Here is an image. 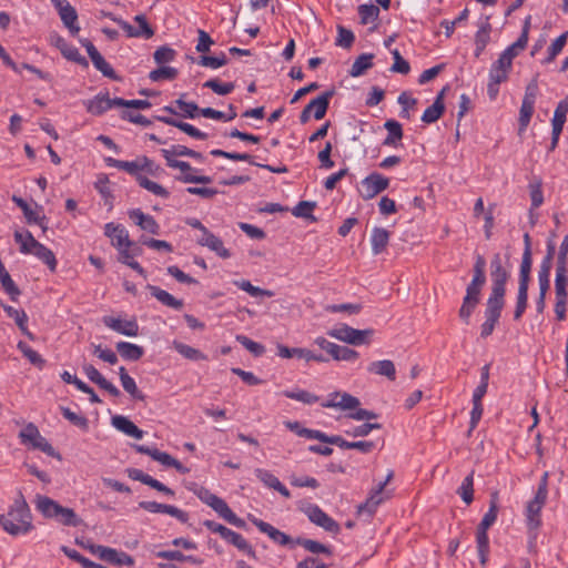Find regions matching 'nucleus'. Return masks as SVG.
Listing matches in <instances>:
<instances>
[{"instance_id": "f257e3e1", "label": "nucleus", "mask_w": 568, "mask_h": 568, "mask_svg": "<svg viewBox=\"0 0 568 568\" xmlns=\"http://www.w3.org/2000/svg\"><path fill=\"white\" fill-rule=\"evenodd\" d=\"M0 525L10 535L28 532L32 528V524L27 503L17 500L6 515L0 516Z\"/></svg>"}, {"instance_id": "f03ea898", "label": "nucleus", "mask_w": 568, "mask_h": 568, "mask_svg": "<svg viewBox=\"0 0 568 568\" xmlns=\"http://www.w3.org/2000/svg\"><path fill=\"white\" fill-rule=\"evenodd\" d=\"M374 334L373 328L356 329L346 324H341L327 332L328 336L355 346L369 344Z\"/></svg>"}, {"instance_id": "7ed1b4c3", "label": "nucleus", "mask_w": 568, "mask_h": 568, "mask_svg": "<svg viewBox=\"0 0 568 568\" xmlns=\"http://www.w3.org/2000/svg\"><path fill=\"white\" fill-rule=\"evenodd\" d=\"M19 439L22 445L32 449H39L51 457L61 458L53 446L40 434L38 427L33 423H28L19 433Z\"/></svg>"}, {"instance_id": "20e7f679", "label": "nucleus", "mask_w": 568, "mask_h": 568, "mask_svg": "<svg viewBox=\"0 0 568 568\" xmlns=\"http://www.w3.org/2000/svg\"><path fill=\"white\" fill-rule=\"evenodd\" d=\"M105 17L115 22L129 38L151 39L154 36V29L150 26L144 14H136L133 18L134 22L138 23V28H134L128 21L111 12L105 13Z\"/></svg>"}, {"instance_id": "39448f33", "label": "nucleus", "mask_w": 568, "mask_h": 568, "mask_svg": "<svg viewBox=\"0 0 568 568\" xmlns=\"http://www.w3.org/2000/svg\"><path fill=\"white\" fill-rule=\"evenodd\" d=\"M314 343L327 354H329L335 361L352 362L358 358L359 354L347 346H341L335 343L327 341L325 337H316Z\"/></svg>"}, {"instance_id": "423d86ee", "label": "nucleus", "mask_w": 568, "mask_h": 568, "mask_svg": "<svg viewBox=\"0 0 568 568\" xmlns=\"http://www.w3.org/2000/svg\"><path fill=\"white\" fill-rule=\"evenodd\" d=\"M304 513L313 524L323 528L325 531L334 535L341 531L338 523L324 513L317 505H308L304 509Z\"/></svg>"}, {"instance_id": "0eeeda50", "label": "nucleus", "mask_w": 568, "mask_h": 568, "mask_svg": "<svg viewBox=\"0 0 568 568\" xmlns=\"http://www.w3.org/2000/svg\"><path fill=\"white\" fill-rule=\"evenodd\" d=\"M484 285L474 284L470 282L466 287V295L459 308V317L466 323H469L470 315L480 301V293Z\"/></svg>"}, {"instance_id": "6e6552de", "label": "nucleus", "mask_w": 568, "mask_h": 568, "mask_svg": "<svg viewBox=\"0 0 568 568\" xmlns=\"http://www.w3.org/2000/svg\"><path fill=\"white\" fill-rule=\"evenodd\" d=\"M547 498L537 496L529 500L525 508L526 525L529 531H536L541 526V510Z\"/></svg>"}, {"instance_id": "1a4fd4ad", "label": "nucleus", "mask_w": 568, "mask_h": 568, "mask_svg": "<svg viewBox=\"0 0 568 568\" xmlns=\"http://www.w3.org/2000/svg\"><path fill=\"white\" fill-rule=\"evenodd\" d=\"M388 179L379 173L366 176L359 185V193L364 199H372L388 186Z\"/></svg>"}, {"instance_id": "9d476101", "label": "nucleus", "mask_w": 568, "mask_h": 568, "mask_svg": "<svg viewBox=\"0 0 568 568\" xmlns=\"http://www.w3.org/2000/svg\"><path fill=\"white\" fill-rule=\"evenodd\" d=\"M509 276L506 268L490 272L491 292L487 301L505 304L506 283Z\"/></svg>"}, {"instance_id": "9b49d317", "label": "nucleus", "mask_w": 568, "mask_h": 568, "mask_svg": "<svg viewBox=\"0 0 568 568\" xmlns=\"http://www.w3.org/2000/svg\"><path fill=\"white\" fill-rule=\"evenodd\" d=\"M361 402L357 397L342 392L329 394L326 402L322 403L325 408H338L341 410H352L358 408Z\"/></svg>"}, {"instance_id": "f8f14e48", "label": "nucleus", "mask_w": 568, "mask_h": 568, "mask_svg": "<svg viewBox=\"0 0 568 568\" xmlns=\"http://www.w3.org/2000/svg\"><path fill=\"white\" fill-rule=\"evenodd\" d=\"M277 355L282 358L297 357L301 359H305L306 362L314 361V362L325 363L328 361L324 355L315 354L307 348H302V347L291 348L283 344L277 345Z\"/></svg>"}, {"instance_id": "ddd939ff", "label": "nucleus", "mask_w": 568, "mask_h": 568, "mask_svg": "<svg viewBox=\"0 0 568 568\" xmlns=\"http://www.w3.org/2000/svg\"><path fill=\"white\" fill-rule=\"evenodd\" d=\"M505 304L487 301L485 317L486 321L481 325L480 336L486 338L490 336L499 321Z\"/></svg>"}, {"instance_id": "4468645a", "label": "nucleus", "mask_w": 568, "mask_h": 568, "mask_svg": "<svg viewBox=\"0 0 568 568\" xmlns=\"http://www.w3.org/2000/svg\"><path fill=\"white\" fill-rule=\"evenodd\" d=\"M105 163L110 168H115L118 170H122L130 175L134 176L136 182L139 183V178H144L143 174V163L142 156L135 159L134 161H123L113 158H106Z\"/></svg>"}, {"instance_id": "2eb2a0df", "label": "nucleus", "mask_w": 568, "mask_h": 568, "mask_svg": "<svg viewBox=\"0 0 568 568\" xmlns=\"http://www.w3.org/2000/svg\"><path fill=\"white\" fill-rule=\"evenodd\" d=\"M251 523L258 528V530L263 534H266L274 542L286 546L293 542L292 538L285 532L278 530L273 527L271 524L265 523L254 516H248Z\"/></svg>"}, {"instance_id": "dca6fc26", "label": "nucleus", "mask_w": 568, "mask_h": 568, "mask_svg": "<svg viewBox=\"0 0 568 568\" xmlns=\"http://www.w3.org/2000/svg\"><path fill=\"white\" fill-rule=\"evenodd\" d=\"M103 324L119 334L134 337L139 334V325L135 320L122 321L113 316H104Z\"/></svg>"}, {"instance_id": "f3484780", "label": "nucleus", "mask_w": 568, "mask_h": 568, "mask_svg": "<svg viewBox=\"0 0 568 568\" xmlns=\"http://www.w3.org/2000/svg\"><path fill=\"white\" fill-rule=\"evenodd\" d=\"M104 234L110 237L112 245L120 252L123 248H129L132 244L128 231L122 225L108 223L104 226Z\"/></svg>"}, {"instance_id": "a211bd4d", "label": "nucleus", "mask_w": 568, "mask_h": 568, "mask_svg": "<svg viewBox=\"0 0 568 568\" xmlns=\"http://www.w3.org/2000/svg\"><path fill=\"white\" fill-rule=\"evenodd\" d=\"M316 203L311 201H301L293 209L283 206L278 203H267L260 207L258 213H311L315 210Z\"/></svg>"}, {"instance_id": "6ab92c4d", "label": "nucleus", "mask_w": 568, "mask_h": 568, "mask_svg": "<svg viewBox=\"0 0 568 568\" xmlns=\"http://www.w3.org/2000/svg\"><path fill=\"white\" fill-rule=\"evenodd\" d=\"M387 498H389V495L385 493V483H379L371 491L366 501L358 506V511H366L368 515H373L376 508Z\"/></svg>"}, {"instance_id": "aec40b11", "label": "nucleus", "mask_w": 568, "mask_h": 568, "mask_svg": "<svg viewBox=\"0 0 568 568\" xmlns=\"http://www.w3.org/2000/svg\"><path fill=\"white\" fill-rule=\"evenodd\" d=\"M213 510H215L221 518H223L229 524L237 527V528H245L246 523L244 519L236 516L233 510L229 507V505L220 498L219 496L213 500L212 505L210 506Z\"/></svg>"}, {"instance_id": "412c9836", "label": "nucleus", "mask_w": 568, "mask_h": 568, "mask_svg": "<svg viewBox=\"0 0 568 568\" xmlns=\"http://www.w3.org/2000/svg\"><path fill=\"white\" fill-rule=\"evenodd\" d=\"M196 242L201 246H205L212 252H214L221 258H229L231 256L230 251L224 247L222 240L215 236L210 231L204 232V234H200L196 237Z\"/></svg>"}, {"instance_id": "4be33fe9", "label": "nucleus", "mask_w": 568, "mask_h": 568, "mask_svg": "<svg viewBox=\"0 0 568 568\" xmlns=\"http://www.w3.org/2000/svg\"><path fill=\"white\" fill-rule=\"evenodd\" d=\"M113 101L114 99H110L108 93H99L93 99L85 101L84 104L89 113L101 115L113 106H116Z\"/></svg>"}, {"instance_id": "5701e85b", "label": "nucleus", "mask_w": 568, "mask_h": 568, "mask_svg": "<svg viewBox=\"0 0 568 568\" xmlns=\"http://www.w3.org/2000/svg\"><path fill=\"white\" fill-rule=\"evenodd\" d=\"M30 243L31 250L28 254L37 256L45 265H48L51 272H54L57 268V260L53 252L43 244H41L40 242H38L36 239H31Z\"/></svg>"}, {"instance_id": "b1692460", "label": "nucleus", "mask_w": 568, "mask_h": 568, "mask_svg": "<svg viewBox=\"0 0 568 568\" xmlns=\"http://www.w3.org/2000/svg\"><path fill=\"white\" fill-rule=\"evenodd\" d=\"M101 560L106 561L111 565L115 566H133L134 559L132 556L128 555L124 551H118L114 548L106 547V549H101Z\"/></svg>"}, {"instance_id": "393cba45", "label": "nucleus", "mask_w": 568, "mask_h": 568, "mask_svg": "<svg viewBox=\"0 0 568 568\" xmlns=\"http://www.w3.org/2000/svg\"><path fill=\"white\" fill-rule=\"evenodd\" d=\"M111 424L118 430L124 433L128 436H131L136 439H141L143 437V430H141L133 422H131L125 416H122V415L113 416L111 419Z\"/></svg>"}, {"instance_id": "a878e982", "label": "nucleus", "mask_w": 568, "mask_h": 568, "mask_svg": "<svg viewBox=\"0 0 568 568\" xmlns=\"http://www.w3.org/2000/svg\"><path fill=\"white\" fill-rule=\"evenodd\" d=\"M146 288L149 290L153 297H155L160 303L168 307L179 311L184 305L182 300L175 298L172 294L160 288L159 286L149 284Z\"/></svg>"}, {"instance_id": "bb28decb", "label": "nucleus", "mask_w": 568, "mask_h": 568, "mask_svg": "<svg viewBox=\"0 0 568 568\" xmlns=\"http://www.w3.org/2000/svg\"><path fill=\"white\" fill-rule=\"evenodd\" d=\"M367 372L375 375L384 376L389 381H395L396 378L395 364L389 359L372 362L367 366Z\"/></svg>"}, {"instance_id": "cd10ccee", "label": "nucleus", "mask_w": 568, "mask_h": 568, "mask_svg": "<svg viewBox=\"0 0 568 568\" xmlns=\"http://www.w3.org/2000/svg\"><path fill=\"white\" fill-rule=\"evenodd\" d=\"M59 16L63 22V24L69 29L72 36H77L80 31V27L77 24L78 13L75 9L69 3L61 7L59 10Z\"/></svg>"}, {"instance_id": "c85d7f7f", "label": "nucleus", "mask_w": 568, "mask_h": 568, "mask_svg": "<svg viewBox=\"0 0 568 568\" xmlns=\"http://www.w3.org/2000/svg\"><path fill=\"white\" fill-rule=\"evenodd\" d=\"M332 97L333 91H326L317 98L311 100V102L307 104L308 109L314 112V118L316 120H321L325 116Z\"/></svg>"}, {"instance_id": "c756f323", "label": "nucleus", "mask_w": 568, "mask_h": 568, "mask_svg": "<svg viewBox=\"0 0 568 568\" xmlns=\"http://www.w3.org/2000/svg\"><path fill=\"white\" fill-rule=\"evenodd\" d=\"M3 311L7 315L14 320L20 331L30 339H33V334L28 329L27 322L28 315L23 310H17L10 305L2 304Z\"/></svg>"}, {"instance_id": "7c9ffc66", "label": "nucleus", "mask_w": 568, "mask_h": 568, "mask_svg": "<svg viewBox=\"0 0 568 568\" xmlns=\"http://www.w3.org/2000/svg\"><path fill=\"white\" fill-rule=\"evenodd\" d=\"M513 67L500 59H497L489 69L488 80L503 83L508 80Z\"/></svg>"}, {"instance_id": "2f4dec72", "label": "nucleus", "mask_w": 568, "mask_h": 568, "mask_svg": "<svg viewBox=\"0 0 568 568\" xmlns=\"http://www.w3.org/2000/svg\"><path fill=\"white\" fill-rule=\"evenodd\" d=\"M61 505L49 497L38 496L37 498V508L47 518H53L57 520L59 511H61Z\"/></svg>"}, {"instance_id": "473e14b6", "label": "nucleus", "mask_w": 568, "mask_h": 568, "mask_svg": "<svg viewBox=\"0 0 568 568\" xmlns=\"http://www.w3.org/2000/svg\"><path fill=\"white\" fill-rule=\"evenodd\" d=\"M115 348L118 353L128 361H139L144 355L142 346L129 342H119Z\"/></svg>"}, {"instance_id": "72a5a7b5", "label": "nucleus", "mask_w": 568, "mask_h": 568, "mask_svg": "<svg viewBox=\"0 0 568 568\" xmlns=\"http://www.w3.org/2000/svg\"><path fill=\"white\" fill-rule=\"evenodd\" d=\"M119 376L122 384L123 389L129 393L132 398L138 400H144L145 396L142 392L139 390L135 381L126 373V369L121 366L119 368Z\"/></svg>"}, {"instance_id": "f704fd0d", "label": "nucleus", "mask_w": 568, "mask_h": 568, "mask_svg": "<svg viewBox=\"0 0 568 568\" xmlns=\"http://www.w3.org/2000/svg\"><path fill=\"white\" fill-rule=\"evenodd\" d=\"M389 232L383 227H374L372 231L371 243L375 255L381 254L387 246Z\"/></svg>"}, {"instance_id": "c9c22d12", "label": "nucleus", "mask_w": 568, "mask_h": 568, "mask_svg": "<svg viewBox=\"0 0 568 568\" xmlns=\"http://www.w3.org/2000/svg\"><path fill=\"white\" fill-rule=\"evenodd\" d=\"M384 126L388 131V135L383 141V145L397 146L403 139L402 124L395 120H387Z\"/></svg>"}, {"instance_id": "e433bc0d", "label": "nucleus", "mask_w": 568, "mask_h": 568, "mask_svg": "<svg viewBox=\"0 0 568 568\" xmlns=\"http://www.w3.org/2000/svg\"><path fill=\"white\" fill-rule=\"evenodd\" d=\"M527 45L526 36L519 37L513 44L507 47L500 54L499 58L507 64L513 67L514 59L523 51Z\"/></svg>"}, {"instance_id": "4c0bfd02", "label": "nucleus", "mask_w": 568, "mask_h": 568, "mask_svg": "<svg viewBox=\"0 0 568 568\" xmlns=\"http://www.w3.org/2000/svg\"><path fill=\"white\" fill-rule=\"evenodd\" d=\"M173 345V348L180 354L182 355L183 357L190 359V361H206L207 359V356L202 353L200 349L197 348H194L187 344H184L182 342H179V341H174L172 343Z\"/></svg>"}, {"instance_id": "58836bf2", "label": "nucleus", "mask_w": 568, "mask_h": 568, "mask_svg": "<svg viewBox=\"0 0 568 568\" xmlns=\"http://www.w3.org/2000/svg\"><path fill=\"white\" fill-rule=\"evenodd\" d=\"M487 528H483L480 526L477 527L476 531V542H477V550L480 558V564L483 566L486 565L488 559V552H489V540L487 535Z\"/></svg>"}, {"instance_id": "ea45409f", "label": "nucleus", "mask_w": 568, "mask_h": 568, "mask_svg": "<svg viewBox=\"0 0 568 568\" xmlns=\"http://www.w3.org/2000/svg\"><path fill=\"white\" fill-rule=\"evenodd\" d=\"M373 53H363L354 61L349 74L354 78L364 74L368 69L373 67Z\"/></svg>"}, {"instance_id": "a19ab883", "label": "nucleus", "mask_w": 568, "mask_h": 568, "mask_svg": "<svg viewBox=\"0 0 568 568\" xmlns=\"http://www.w3.org/2000/svg\"><path fill=\"white\" fill-rule=\"evenodd\" d=\"M568 113V100H562L558 103L552 118V131L556 134H561L564 124Z\"/></svg>"}, {"instance_id": "79ce46f5", "label": "nucleus", "mask_w": 568, "mask_h": 568, "mask_svg": "<svg viewBox=\"0 0 568 568\" xmlns=\"http://www.w3.org/2000/svg\"><path fill=\"white\" fill-rule=\"evenodd\" d=\"M294 544L302 546L305 550L312 554H325L327 556L332 555V549L329 547L313 539L298 537L294 540Z\"/></svg>"}, {"instance_id": "37998d69", "label": "nucleus", "mask_w": 568, "mask_h": 568, "mask_svg": "<svg viewBox=\"0 0 568 568\" xmlns=\"http://www.w3.org/2000/svg\"><path fill=\"white\" fill-rule=\"evenodd\" d=\"M529 284H518L517 302L514 320L519 321L527 308Z\"/></svg>"}, {"instance_id": "c03bdc74", "label": "nucleus", "mask_w": 568, "mask_h": 568, "mask_svg": "<svg viewBox=\"0 0 568 568\" xmlns=\"http://www.w3.org/2000/svg\"><path fill=\"white\" fill-rule=\"evenodd\" d=\"M497 515H498V494L495 491L490 496L489 509L484 515V517L478 526L489 529V527L493 526L494 523L496 521Z\"/></svg>"}, {"instance_id": "a18cd8bd", "label": "nucleus", "mask_w": 568, "mask_h": 568, "mask_svg": "<svg viewBox=\"0 0 568 568\" xmlns=\"http://www.w3.org/2000/svg\"><path fill=\"white\" fill-rule=\"evenodd\" d=\"M156 556L159 558L174 560V561H180V562L187 561V562H191V564H194V565L202 564L201 559H199V558H196L194 556L184 555L180 550H162V551H159L156 554Z\"/></svg>"}, {"instance_id": "49530a36", "label": "nucleus", "mask_w": 568, "mask_h": 568, "mask_svg": "<svg viewBox=\"0 0 568 568\" xmlns=\"http://www.w3.org/2000/svg\"><path fill=\"white\" fill-rule=\"evenodd\" d=\"M357 10L362 24L376 22L379 17V8L375 4H361Z\"/></svg>"}, {"instance_id": "de8ad7c7", "label": "nucleus", "mask_w": 568, "mask_h": 568, "mask_svg": "<svg viewBox=\"0 0 568 568\" xmlns=\"http://www.w3.org/2000/svg\"><path fill=\"white\" fill-rule=\"evenodd\" d=\"M444 111L445 104L439 101H434V103L424 111L422 121L427 124L434 123L443 115Z\"/></svg>"}, {"instance_id": "09e8293b", "label": "nucleus", "mask_w": 568, "mask_h": 568, "mask_svg": "<svg viewBox=\"0 0 568 568\" xmlns=\"http://www.w3.org/2000/svg\"><path fill=\"white\" fill-rule=\"evenodd\" d=\"M457 493L467 505L474 500V471L464 478Z\"/></svg>"}, {"instance_id": "8fccbe9b", "label": "nucleus", "mask_w": 568, "mask_h": 568, "mask_svg": "<svg viewBox=\"0 0 568 568\" xmlns=\"http://www.w3.org/2000/svg\"><path fill=\"white\" fill-rule=\"evenodd\" d=\"M17 347L29 359L31 364L39 368H42L44 366L45 361L41 357V355L38 352L32 349L26 342L20 341Z\"/></svg>"}, {"instance_id": "3c124183", "label": "nucleus", "mask_w": 568, "mask_h": 568, "mask_svg": "<svg viewBox=\"0 0 568 568\" xmlns=\"http://www.w3.org/2000/svg\"><path fill=\"white\" fill-rule=\"evenodd\" d=\"M234 284L239 288H241L242 291L246 292L247 294H250L253 297H257V296L272 297L274 295L272 291H267V290H263V288H260L257 286H254L247 280L235 281Z\"/></svg>"}, {"instance_id": "603ef678", "label": "nucleus", "mask_w": 568, "mask_h": 568, "mask_svg": "<svg viewBox=\"0 0 568 568\" xmlns=\"http://www.w3.org/2000/svg\"><path fill=\"white\" fill-rule=\"evenodd\" d=\"M282 394L287 398L295 399V400L302 402L307 405L315 404L320 399L318 396H316L307 390H304V389L284 390Z\"/></svg>"}, {"instance_id": "864d4df0", "label": "nucleus", "mask_w": 568, "mask_h": 568, "mask_svg": "<svg viewBox=\"0 0 568 568\" xmlns=\"http://www.w3.org/2000/svg\"><path fill=\"white\" fill-rule=\"evenodd\" d=\"M139 185L156 196L164 199L169 196V192L165 187L154 181H151L146 175L144 178H139Z\"/></svg>"}, {"instance_id": "5fc2aeb1", "label": "nucleus", "mask_w": 568, "mask_h": 568, "mask_svg": "<svg viewBox=\"0 0 568 568\" xmlns=\"http://www.w3.org/2000/svg\"><path fill=\"white\" fill-rule=\"evenodd\" d=\"M61 53L65 59L75 62L84 68H88L89 65L87 59L83 55H81L79 50L72 44H63L61 48Z\"/></svg>"}, {"instance_id": "6e6d98bb", "label": "nucleus", "mask_w": 568, "mask_h": 568, "mask_svg": "<svg viewBox=\"0 0 568 568\" xmlns=\"http://www.w3.org/2000/svg\"><path fill=\"white\" fill-rule=\"evenodd\" d=\"M284 425L290 430L294 432L296 435H298L301 437L308 438V439H316L317 440V435H321V433H322L321 430L310 429V428L302 427L298 422L287 420V422L284 423Z\"/></svg>"}, {"instance_id": "4d7b16f0", "label": "nucleus", "mask_w": 568, "mask_h": 568, "mask_svg": "<svg viewBox=\"0 0 568 568\" xmlns=\"http://www.w3.org/2000/svg\"><path fill=\"white\" fill-rule=\"evenodd\" d=\"M203 87L211 89L214 93L219 95H227L235 88L233 82L221 83L217 79L207 80L206 82H204Z\"/></svg>"}, {"instance_id": "13d9d810", "label": "nucleus", "mask_w": 568, "mask_h": 568, "mask_svg": "<svg viewBox=\"0 0 568 568\" xmlns=\"http://www.w3.org/2000/svg\"><path fill=\"white\" fill-rule=\"evenodd\" d=\"M61 413H62L63 417L65 419H68L71 424L81 428L82 430H88L89 420L85 416L79 415V414L72 412L68 407H61Z\"/></svg>"}, {"instance_id": "bf43d9fd", "label": "nucleus", "mask_w": 568, "mask_h": 568, "mask_svg": "<svg viewBox=\"0 0 568 568\" xmlns=\"http://www.w3.org/2000/svg\"><path fill=\"white\" fill-rule=\"evenodd\" d=\"M134 223L152 234L159 233V225L152 215H131Z\"/></svg>"}, {"instance_id": "052dcab7", "label": "nucleus", "mask_w": 568, "mask_h": 568, "mask_svg": "<svg viewBox=\"0 0 568 568\" xmlns=\"http://www.w3.org/2000/svg\"><path fill=\"white\" fill-rule=\"evenodd\" d=\"M568 38V32H564L559 36L548 48V55L542 61L544 63H550L555 60V58L564 49Z\"/></svg>"}, {"instance_id": "680f3d73", "label": "nucleus", "mask_w": 568, "mask_h": 568, "mask_svg": "<svg viewBox=\"0 0 568 568\" xmlns=\"http://www.w3.org/2000/svg\"><path fill=\"white\" fill-rule=\"evenodd\" d=\"M178 75V70L172 67H160L150 72L149 78L153 82L162 80H173Z\"/></svg>"}, {"instance_id": "e2e57ef3", "label": "nucleus", "mask_w": 568, "mask_h": 568, "mask_svg": "<svg viewBox=\"0 0 568 568\" xmlns=\"http://www.w3.org/2000/svg\"><path fill=\"white\" fill-rule=\"evenodd\" d=\"M57 520L65 526L77 527L81 524V519L77 516L73 509L61 507V511H59V517Z\"/></svg>"}, {"instance_id": "0e129e2a", "label": "nucleus", "mask_w": 568, "mask_h": 568, "mask_svg": "<svg viewBox=\"0 0 568 568\" xmlns=\"http://www.w3.org/2000/svg\"><path fill=\"white\" fill-rule=\"evenodd\" d=\"M0 282L3 290L10 295L11 300L16 301L20 295V290L14 284L7 270L0 273Z\"/></svg>"}, {"instance_id": "69168bd1", "label": "nucleus", "mask_w": 568, "mask_h": 568, "mask_svg": "<svg viewBox=\"0 0 568 568\" xmlns=\"http://www.w3.org/2000/svg\"><path fill=\"white\" fill-rule=\"evenodd\" d=\"M235 338L243 347H245L254 356H261L265 352V347L262 344L252 341L245 335H236Z\"/></svg>"}, {"instance_id": "338daca9", "label": "nucleus", "mask_w": 568, "mask_h": 568, "mask_svg": "<svg viewBox=\"0 0 568 568\" xmlns=\"http://www.w3.org/2000/svg\"><path fill=\"white\" fill-rule=\"evenodd\" d=\"M227 63L226 55L222 52L217 57L201 55L197 64L205 68L219 69Z\"/></svg>"}, {"instance_id": "774afa93", "label": "nucleus", "mask_w": 568, "mask_h": 568, "mask_svg": "<svg viewBox=\"0 0 568 568\" xmlns=\"http://www.w3.org/2000/svg\"><path fill=\"white\" fill-rule=\"evenodd\" d=\"M394 63L390 67V71L394 73L407 74L410 71L409 63L402 57L397 49L392 50Z\"/></svg>"}]
</instances>
